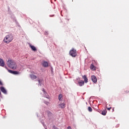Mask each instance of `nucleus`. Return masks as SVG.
Masks as SVG:
<instances>
[{"label": "nucleus", "mask_w": 129, "mask_h": 129, "mask_svg": "<svg viewBox=\"0 0 129 129\" xmlns=\"http://www.w3.org/2000/svg\"><path fill=\"white\" fill-rule=\"evenodd\" d=\"M7 65L11 69H13V70H16L17 69V67L18 66H17V63L16 62L11 59H8V60H7Z\"/></svg>", "instance_id": "nucleus-1"}, {"label": "nucleus", "mask_w": 129, "mask_h": 129, "mask_svg": "<svg viewBox=\"0 0 129 129\" xmlns=\"http://www.w3.org/2000/svg\"><path fill=\"white\" fill-rule=\"evenodd\" d=\"M13 39L14 38L13 37V35H8L5 37L3 40V42L6 43V44H10V43H11V42H12Z\"/></svg>", "instance_id": "nucleus-2"}, {"label": "nucleus", "mask_w": 129, "mask_h": 129, "mask_svg": "<svg viewBox=\"0 0 129 129\" xmlns=\"http://www.w3.org/2000/svg\"><path fill=\"white\" fill-rule=\"evenodd\" d=\"M69 54L72 56V57H76L77 56V51L74 48H72L69 51Z\"/></svg>", "instance_id": "nucleus-3"}, {"label": "nucleus", "mask_w": 129, "mask_h": 129, "mask_svg": "<svg viewBox=\"0 0 129 129\" xmlns=\"http://www.w3.org/2000/svg\"><path fill=\"white\" fill-rule=\"evenodd\" d=\"M91 80L94 82V83H96V82H97V79L94 75L91 76Z\"/></svg>", "instance_id": "nucleus-4"}, {"label": "nucleus", "mask_w": 129, "mask_h": 129, "mask_svg": "<svg viewBox=\"0 0 129 129\" xmlns=\"http://www.w3.org/2000/svg\"><path fill=\"white\" fill-rule=\"evenodd\" d=\"M42 65L43 67L47 68V67H49V63L47 61H43Z\"/></svg>", "instance_id": "nucleus-5"}, {"label": "nucleus", "mask_w": 129, "mask_h": 129, "mask_svg": "<svg viewBox=\"0 0 129 129\" xmlns=\"http://www.w3.org/2000/svg\"><path fill=\"white\" fill-rule=\"evenodd\" d=\"M0 90L2 91V92H3V93H4V94H7V90H6L5 87H1Z\"/></svg>", "instance_id": "nucleus-6"}, {"label": "nucleus", "mask_w": 129, "mask_h": 129, "mask_svg": "<svg viewBox=\"0 0 129 129\" xmlns=\"http://www.w3.org/2000/svg\"><path fill=\"white\" fill-rule=\"evenodd\" d=\"M82 77L84 79V82H85V83H87V82H88V79L87 78V76H86V75H84V76H82Z\"/></svg>", "instance_id": "nucleus-7"}, {"label": "nucleus", "mask_w": 129, "mask_h": 129, "mask_svg": "<svg viewBox=\"0 0 129 129\" xmlns=\"http://www.w3.org/2000/svg\"><path fill=\"white\" fill-rule=\"evenodd\" d=\"M0 66L2 67H4L5 66V61H4V59L0 58Z\"/></svg>", "instance_id": "nucleus-8"}, {"label": "nucleus", "mask_w": 129, "mask_h": 129, "mask_svg": "<svg viewBox=\"0 0 129 129\" xmlns=\"http://www.w3.org/2000/svg\"><path fill=\"white\" fill-rule=\"evenodd\" d=\"M30 77L32 80H35V79H37V76L34 74L30 75Z\"/></svg>", "instance_id": "nucleus-9"}, {"label": "nucleus", "mask_w": 129, "mask_h": 129, "mask_svg": "<svg viewBox=\"0 0 129 129\" xmlns=\"http://www.w3.org/2000/svg\"><path fill=\"white\" fill-rule=\"evenodd\" d=\"M78 84L79 86H83V85H84V81L80 80L79 81H78Z\"/></svg>", "instance_id": "nucleus-10"}, {"label": "nucleus", "mask_w": 129, "mask_h": 129, "mask_svg": "<svg viewBox=\"0 0 129 129\" xmlns=\"http://www.w3.org/2000/svg\"><path fill=\"white\" fill-rule=\"evenodd\" d=\"M8 71L10 73H12V74H19V72L17 71H14L10 70H8Z\"/></svg>", "instance_id": "nucleus-11"}, {"label": "nucleus", "mask_w": 129, "mask_h": 129, "mask_svg": "<svg viewBox=\"0 0 129 129\" xmlns=\"http://www.w3.org/2000/svg\"><path fill=\"white\" fill-rule=\"evenodd\" d=\"M29 46L32 51H37V48L34 45H30Z\"/></svg>", "instance_id": "nucleus-12"}, {"label": "nucleus", "mask_w": 129, "mask_h": 129, "mask_svg": "<svg viewBox=\"0 0 129 129\" xmlns=\"http://www.w3.org/2000/svg\"><path fill=\"white\" fill-rule=\"evenodd\" d=\"M58 105L61 107V108H65L66 107V105L64 103L59 104Z\"/></svg>", "instance_id": "nucleus-13"}, {"label": "nucleus", "mask_w": 129, "mask_h": 129, "mask_svg": "<svg viewBox=\"0 0 129 129\" xmlns=\"http://www.w3.org/2000/svg\"><path fill=\"white\" fill-rule=\"evenodd\" d=\"M90 69L92 70H96L95 66H94L93 64H91L90 66Z\"/></svg>", "instance_id": "nucleus-14"}, {"label": "nucleus", "mask_w": 129, "mask_h": 129, "mask_svg": "<svg viewBox=\"0 0 129 129\" xmlns=\"http://www.w3.org/2000/svg\"><path fill=\"white\" fill-rule=\"evenodd\" d=\"M106 112H107V111H106V110H104L102 111V115H106Z\"/></svg>", "instance_id": "nucleus-15"}, {"label": "nucleus", "mask_w": 129, "mask_h": 129, "mask_svg": "<svg viewBox=\"0 0 129 129\" xmlns=\"http://www.w3.org/2000/svg\"><path fill=\"white\" fill-rule=\"evenodd\" d=\"M62 97H63L62 94H60L58 95V100L59 101H61V98H62Z\"/></svg>", "instance_id": "nucleus-16"}, {"label": "nucleus", "mask_w": 129, "mask_h": 129, "mask_svg": "<svg viewBox=\"0 0 129 129\" xmlns=\"http://www.w3.org/2000/svg\"><path fill=\"white\" fill-rule=\"evenodd\" d=\"M88 110L90 112H91L92 111V108H91V107H88Z\"/></svg>", "instance_id": "nucleus-17"}, {"label": "nucleus", "mask_w": 129, "mask_h": 129, "mask_svg": "<svg viewBox=\"0 0 129 129\" xmlns=\"http://www.w3.org/2000/svg\"><path fill=\"white\" fill-rule=\"evenodd\" d=\"M47 113L48 115H52L53 114L50 111H47Z\"/></svg>", "instance_id": "nucleus-18"}, {"label": "nucleus", "mask_w": 129, "mask_h": 129, "mask_svg": "<svg viewBox=\"0 0 129 129\" xmlns=\"http://www.w3.org/2000/svg\"><path fill=\"white\" fill-rule=\"evenodd\" d=\"M107 109L108 110H110V109H111V107H110L109 108H107Z\"/></svg>", "instance_id": "nucleus-19"}, {"label": "nucleus", "mask_w": 129, "mask_h": 129, "mask_svg": "<svg viewBox=\"0 0 129 129\" xmlns=\"http://www.w3.org/2000/svg\"><path fill=\"white\" fill-rule=\"evenodd\" d=\"M68 129H72V128L71 127V126H69L68 127Z\"/></svg>", "instance_id": "nucleus-20"}, {"label": "nucleus", "mask_w": 129, "mask_h": 129, "mask_svg": "<svg viewBox=\"0 0 129 129\" xmlns=\"http://www.w3.org/2000/svg\"><path fill=\"white\" fill-rule=\"evenodd\" d=\"M0 85H3V82L0 80Z\"/></svg>", "instance_id": "nucleus-21"}, {"label": "nucleus", "mask_w": 129, "mask_h": 129, "mask_svg": "<svg viewBox=\"0 0 129 129\" xmlns=\"http://www.w3.org/2000/svg\"><path fill=\"white\" fill-rule=\"evenodd\" d=\"M38 81L39 84H41V81L40 80H38Z\"/></svg>", "instance_id": "nucleus-22"}, {"label": "nucleus", "mask_w": 129, "mask_h": 129, "mask_svg": "<svg viewBox=\"0 0 129 129\" xmlns=\"http://www.w3.org/2000/svg\"><path fill=\"white\" fill-rule=\"evenodd\" d=\"M42 91H43V92H45V90H44V89H42Z\"/></svg>", "instance_id": "nucleus-23"}, {"label": "nucleus", "mask_w": 129, "mask_h": 129, "mask_svg": "<svg viewBox=\"0 0 129 129\" xmlns=\"http://www.w3.org/2000/svg\"><path fill=\"white\" fill-rule=\"evenodd\" d=\"M1 94H2V92L0 91V95H1Z\"/></svg>", "instance_id": "nucleus-24"}]
</instances>
